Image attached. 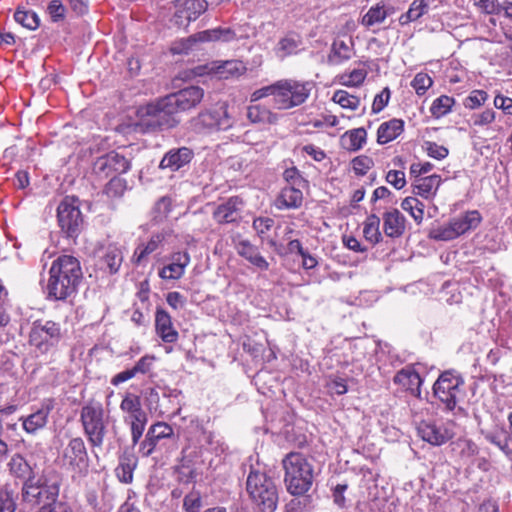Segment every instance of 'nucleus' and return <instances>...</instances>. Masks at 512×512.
Segmentation results:
<instances>
[{
  "label": "nucleus",
  "instance_id": "38",
  "mask_svg": "<svg viewBox=\"0 0 512 512\" xmlns=\"http://www.w3.org/2000/svg\"><path fill=\"white\" fill-rule=\"evenodd\" d=\"M367 69L363 67L355 68L350 72H344L338 76L339 83L347 87H357L361 85L367 77Z\"/></svg>",
  "mask_w": 512,
  "mask_h": 512
},
{
  "label": "nucleus",
  "instance_id": "47",
  "mask_svg": "<svg viewBox=\"0 0 512 512\" xmlns=\"http://www.w3.org/2000/svg\"><path fill=\"white\" fill-rule=\"evenodd\" d=\"M429 236L437 241H449L457 238L451 222L432 229Z\"/></svg>",
  "mask_w": 512,
  "mask_h": 512
},
{
  "label": "nucleus",
  "instance_id": "55",
  "mask_svg": "<svg viewBox=\"0 0 512 512\" xmlns=\"http://www.w3.org/2000/svg\"><path fill=\"white\" fill-rule=\"evenodd\" d=\"M425 150L429 157H432L437 160H442L446 158L449 154V150L445 146L439 145L431 141L425 143Z\"/></svg>",
  "mask_w": 512,
  "mask_h": 512
},
{
  "label": "nucleus",
  "instance_id": "48",
  "mask_svg": "<svg viewBox=\"0 0 512 512\" xmlns=\"http://www.w3.org/2000/svg\"><path fill=\"white\" fill-rule=\"evenodd\" d=\"M126 189L125 180L113 176L105 186V193L109 197H120Z\"/></svg>",
  "mask_w": 512,
  "mask_h": 512
},
{
  "label": "nucleus",
  "instance_id": "57",
  "mask_svg": "<svg viewBox=\"0 0 512 512\" xmlns=\"http://www.w3.org/2000/svg\"><path fill=\"white\" fill-rule=\"evenodd\" d=\"M201 505V496L199 492L195 491L187 494L183 501L185 512H199Z\"/></svg>",
  "mask_w": 512,
  "mask_h": 512
},
{
  "label": "nucleus",
  "instance_id": "31",
  "mask_svg": "<svg viewBox=\"0 0 512 512\" xmlns=\"http://www.w3.org/2000/svg\"><path fill=\"white\" fill-rule=\"evenodd\" d=\"M11 474L15 477L28 481L30 478H35L34 470L28 461L20 454L12 456L8 463Z\"/></svg>",
  "mask_w": 512,
  "mask_h": 512
},
{
  "label": "nucleus",
  "instance_id": "56",
  "mask_svg": "<svg viewBox=\"0 0 512 512\" xmlns=\"http://www.w3.org/2000/svg\"><path fill=\"white\" fill-rule=\"evenodd\" d=\"M158 442L159 440L154 438V435L148 430L144 440L140 443L139 453L143 457H149L154 452Z\"/></svg>",
  "mask_w": 512,
  "mask_h": 512
},
{
  "label": "nucleus",
  "instance_id": "16",
  "mask_svg": "<svg viewBox=\"0 0 512 512\" xmlns=\"http://www.w3.org/2000/svg\"><path fill=\"white\" fill-rule=\"evenodd\" d=\"M54 408V401L52 399L45 400L41 407L28 416H22L23 430L31 435H35L38 431L42 430L48 423V417Z\"/></svg>",
  "mask_w": 512,
  "mask_h": 512
},
{
  "label": "nucleus",
  "instance_id": "19",
  "mask_svg": "<svg viewBox=\"0 0 512 512\" xmlns=\"http://www.w3.org/2000/svg\"><path fill=\"white\" fill-rule=\"evenodd\" d=\"M194 157V152L189 147H179L170 149L165 153L160 161V169H169L170 171H178L182 167L188 165Z\"/></svg>",
  "mask_w": 512,
  "mask_h": 512
},
{
  "label": "nucleus",
  "instance_id": "24",
  "mask_svg": "<svg viewBox=\"0 0 512 512\" xmlns=\"http://www.w3.org/2000/svg\"><path fill=\"white\" fill-rule=\"evenodd\" d=\"M394 383L400 385L403 389L410 391L411 394L419 396L421 391L422 379L418 372L411 366H407L394 376Z\"/></svg>",
  "mask_w": 512,
  "mask_h": 512
},
{
  "label": "nucleus",
  "instance_id": "13",
  "mask_svg": "<svg viewBox=\"0 0 512 512\" xmlns=\"http://www.w3.org/2000/svg\"><path fill=\"white\" fill-rule=\"evenodd\" d=\"M64 464L74 473L85 474L89 467V458L84 441L80 437L72 438L63 453Z\"/></svg>",
  "mask_w": 512,
  "mask_h": 512
},
{
  "label": "nucleus",
  "instance_id": "17",
  "mask_svg": "<svg viewBox=\"0 0 512 512\" xmlns=\"http://www.w3.org/2000/svg\"><path fill=\"white\" fill-rule=\"evenodd\" d=\"M207 7L208 4L205 0H178L175 12L176 23L188 25L203 14Z\"/></svg>",
  "mask_w": 512,
  "mask_h": 512
},
{
  "label": "nucleus",
  "instance_id": "54",
  "mask_svg": "<svg viewBox=\"0 0 512 512\" xmlns=\"http://www.w3.org/2000/svg\"><path fill=\"white\" fill-rule=\"evenodd\" d=\"M48 14L53 22L64 20L66 8L60 0H52L47 7Z\"/></svg>",
  "mask_w": 512,
  "mask_h": 512
},
{
  "label": "nucleus",
  "instance_id": "35",
  "mask_svg": "<svg viewBox=\"0 0 512 512\" xmlns=\"http://www.w3.org/2000/svg\"><path fill=\"white\" fill-rule=\"evenodd\" d=\"M137 460L132 455H124L116 468V476L120 482L128 484L133 480V472L136 468Z\"/></svg>",
  "mask_w": 512,
  "mask_h": 512
},
{
  "label": "nucleus",
  "instance_id": "36",
  "mask_svg": "<svg viewBox=\"0 0 512 512\" xmlns=\"http://www.w3.org/2000/svg\"><path fill=\"white\" fill-rule=\"evenodd\" d=\"M301 44L300 37L294 34L287 35L280 39L277 44L276 53L280 58H285L295 54Z\"/></svg>",
  "mask_w": 512,
  "mask_h": 512
},
{
  "label": "nucleus",
  "instance_id": "28",
  "mask_svg": "<svg viewBox=\"0 0 512 512\" xmlns=\"http://www.w3.org/2000/svg\"><path fill=\"white\" fill-rule=\"evenodd\" d=\"M404 130V122L401 119H391L383 122L377 130V142L386 144L396 139Z\"/></svg>",
  "mask_w": 512,
  "mask_h": 512
},
{
  "label": "nucleus",
  "instance_id": "14",
  "mask_svg": "<svg viewBox=\"0 0 512 512\" xmlns=\"http://www.w3.org/2000/svg\"><path fill=\"white\" fill-rule=\"evenodd\" d=\"M57 217L62 231L68 237H73L79 232L83 221L82 215L79 208L68 199L63 200L58 206Z\"/></svg>",
  "mask_w": 512,
  "mask_h": 512
},
{
  "label": "nucleus",
  "instance_id": "43",
  "mask_svg": "<svg viewBox=\"0 0 512 512\" xmlns=\"http://www.w3.org/2000/svg\"><path fill=\"white\" fill-rule=\"evenodd\" d=\"M387 16L388 13L385 9V6L377 4L376 6L371 7L363 16L362 24L366 27H371L375 24L382 23Z\"/></svg>",
  "mask_w": 512,
  "mask_h": 512
},
{
  "label": "nucleus",
  "instance_id": "49",
  "mask_svg": "<svg viewBox=\"0 0 512 512\" xmlns=\"http://www.w3.org/2000/svg\"><path fill=\"white\" fill-rule=\"evenodd\" d=\"M352 169L356 175L363 176L365 175L374 165L372 158L361 155L355 157L352 162Z\"/></svg>",
  "mask_w": 512,
  "mask_h": 512
},
{
  "label": "nucleus",
  "instance_id": "5",
  "mask_svg": "<svg viewBox=\"0 0 512 512\" xmlns=\"http://www.w3.org/2000/svg\"><path fill=\"white\" fill-rule=\"evenodd\" d=\"M83 432L91 447L101 448L107 433L108 416L102 403L90 400L80 410Z\"/></svg>",
  "mask_w": 512,
  "mask_h": 512
},
{
  "label": "nucleus",
  "instance_id": "32",
  "mask_svg": "<svg viewBox=\"0 0 512 512\" xmlns=\"http://www.w3.org/2000/svg\"><path fill=\"white\" fill-rule=\"evenodd\" d=\"M353 55L352 41L349 43L336 39L332 44L331 53L329 55V61L332 64H340L346 60H349Z\"/></svg>",
  "mask_w": 512,
  "mask_h": 512
},
{
  "label": "nucleus",
  "instance_id": "15",
  "mask_svg": "<svg viewBox=\"0 0 512 512\" xmlns=\"http://www.w3.org/2000/svg\"><path fill=\"white\" fill-rule=\"evenodd\" d=\"M417 431L422 440L434 446H440L454 436L453 430L448 425H437L429 421L420 422Z\"/></svg>",
  "mask_w": 512,
  "mask_h": 512
},
{
  "label": "nucleus",
  "instance_id": "37",
  "mask_svg": "<svg viewBox=\"0 0 512 512\" xmlns=\"http://www.w3.org/2000/svg\"><path fill=\"white\" fill-rule=\"evenodd\" d=\"M380 218L375 215L371 214L367 217L364 228H363V234L367 241H369L372 244H377L382 239V235L380 232Z\"/></svg>",
  "mask_w": 512,
  "mask_h": 512
},
{
  "label": "nucleus",
  "instance_id": "39",
  "mask_svg": "<svg viewBox=\"0 0 512 512\" xmlns=\"http://www.w3.org/2000/svg\"><path fill=\"white\" fill-rule=\"evenodd\" d=\"M424 204L416 197H406L401 203V208L407 211L417 224L424 218Z\"/></svg>",
  "mask_w": 512,
  "mask_h": 512
},
{
  "label": "nucleus",
  "instance_id": "50",
  "mask_svg": "<svg viewBox=\"0 0 512 512\" xmlns=\"http://www.w3.org/2000/svg\"><path fill=\"white\" fill-rule=\"evenodd\" d=\"M433 81L431 77L426 73H418L415 75L411 82V86L414 88L418 95H423L432 86Z\"/></svg>",
  "mask_w": 512,
  "mask_h": 512
},
{
  "label": "nucleus",
  "instance_id": "4",
  "mask_svg": "<svg viewBox=\"0 0 512 512\" xmlns=\"http://www.w3.org/2000/svg\"><path fill=\"white\" fill-rule=\"evenodd\" d=\"M246 491L252 502L262 512H274L278 504L275 481L265 472L251 469L246 480Z\"/></svg>",
  "mask_w": 512,
  "mask_h": 512
},
{
  "label": "nucleus",
  "instance_id": "33",
  "mask_svg": "<svg viewBox=\"0 0 512 512\" xmlns=\"http://www.w3.org/2000/svg\"><path fill=\"white\" fill-rule=\"evenodd\" d=\"M120 409L127 414L124 419L146 415V412L142 409L140 397L132 393H127L123 397L120 403Z\"/></svg>",
  "mask_w": 512,
  "mask_h": 512
},
{
  "label": "nucleus",
  "instance_id": "44",
  "mask_svg": "<svg viewBox=\"0 0 512 512\" xmlns=\"http://www.w3.org/2000/svg\"><path fill=\"white\" fill-rule=\"evenodd\" d=\"M332 100L344 109L356 110L360 105V99L357 96L349 94L344 90H337Z\"/></svg>",
  "mask_w": 512,
  "mask_h": 512
},
{
  "label": "nucleus",
  "instance_id": "51",
  "mask_svg": "<svg viewBox=\"0 0 512 512\" xmlns=\"http://www.w3.org/2000/svg\"><path fill=\"white\" fill-rule=\"evenodd\" d=\"M149 431L154 438H157L159 441L162 439L171 438L174 435L173 428L164 422H157L149 427Z\"/></svg>",
  "mask_w": 512,
  "mask_h": 512
},
{
  "label": "nucleus",
  "instance_id": "60",
  "mask_svg": "<svg viewBox=\"0 0 512 512\" xmlns=\"http://www.w3.org/2000/svg\"><path fill=\"white\" fill-rule=\"evenodd\" d=\"M283 177L285 181L288 183V186L303 187L305 184V180L295 167L286 169L283 173Z\"/></svg>",
  "mask_w": 512,
  "mask_h": 512
},
{
  "label": "nucleus",
  "instance_id": "6",
  "mask_svg": "<svg viewBox=\"0 0 512 512\" xmlns=\"http://www.w3.org/2000/svg\"><path fill=\"white\" fill-rule=\"evenodd\" d=\"M60 484L57 479L41 476L24 481L22 486V500L30 505H42L41 508H52L59 495Z\"/></svg>",
  "mask_w": 512,
  "mask_h": 512
},
{
  "label": "nucleus",
  "instance_id": "63",
  "mask_svg": "<svg viewBox=\"0 0 512 512\" xmlns=\"http://www.w3.org/2000/svg\"><path fill=\"white\" fill-rule=\"evenodd\" d=\"M44 327L41 324H35L30 332V342L41 348L43 344L48 343V340L45 339Z\"/></svg>",
  "mask_w": 512,
  "mask_h": 512
},
{
  "label": "nucleus",
  "instance_id": "22",
  "mask_svg": "<svg viewBox=\"0 0 512 512\" xmlns=\"http://www.w3.org/2000/svg\"><path fill=\"white\" fill-rule=\"evenodd\" d=\"M441 183V176L437 174L415 179L412 184L413 194L427 200L433 199L436 196Z\"/></svg>",
  "mask_w": 512,
  "mask_h": 512
},
{
  "label": "nucleus",
  "instance_id": "1",
  "mask_svg": "<svg viewBox=\"0 0 512 512\" xmlns=\"http://www.w3.org/2000/svg\"><path fill=\"white\" fill-rule=\"evenodd\" d=\"M204 94L203 88L189 86L149 103L139 109L141 124L150 129L173 127L176 121L172 116L196 108L203 100Z\"/></svg>",
  "mask_w": 512,
  "mask_h": 512
},
{
  "label": "nucleus",
  "instance_id": "29",
  "mask_svg": "<svg viewBox=\"0 0 512 512\" xmlns=\"http://www.w3.org/2000/svg\"><path fill=\"white\" fill-rule=\"evenodd\" d=\"M164 235L162 233L153 234L146 243L139 244L133 254L132 260L136 264H141L146 258L155 252L163 243Z\"/></svg>",
  "mask_w": 512,
  "mask_h": 512
},
{
  "label": "nucleus",
  "instance_id": "45",
  "mask_svg": "<svg viewBox=\"0 0 512 512\" xmlns=\"http://www.w3.org/2000/svg\"><path fill=\"white\" fill-rule=\"evenodd\" d=\"M156 333L166 343H174L178 339V331L173 322H156Z\"/></svg>",
  "mask_w": 512,
  "mask_h": 512
},
{
  "label": "nucleus",
  "instance_id": "46",
  "mask_svg": "<svg viewBox=\"0 0 512 512\" xmlns=\"http://www.w3.org/2000/svg\"><path fill=\"white\" fill-rule=\"evenodd\" d=\"M366 130L364 128H358L346 132L343 136L344 141H349L347 148L350 150H359L362 148L363 144L366 141Z\"/></svg>",
  "mask_w": 512,
  "mask_h": 512
},
{
  "label": "nucleus",
  "instance_id": "8",
  "mask_svg": "<svg viewBox=\"0 0 512 512\" xmlns=\"http://www.w3.org/2000/svg\"><path fill=\"white\" fill-rule=\"evenodd\" d=\"M246 70L245 64L240 60L213 61L183 72L182 79L192 80L207 75L216 76L218 79H230L241 76Z\"/></svg>",
  "mask_w": 512,
  "mask_h": 512
},
{
  "label": "nucleus",
  "instance_id": "52",
  "mask_svg": "<svg viewBox=\"0 0 512 512\" xmlns=\"http://www.w3.org/2000/svg\"><path fill=\"white\" fill-rule=\"evenodd\" d=\"M488 98V94L483 90H473L464 100V106L469 109L480 107Z\"/></svg>",
  "mask_w": 512,
  "mask_h": 512
},
{
  "label": "nucleus",
  "instance_id": "41",
  "mask_svg": "<svg viewBox=\"0 0 512 512\" xmlns=\"http://www.w3.org/2000/svg\"><path fill=\"white\" fill-rule=\"evenodd\" d=\"M15 21L29 30H35L39 27L40 20L38 15L33 11L18 8L14 13Z\"/></svg>",
  "mask_w": 512,
  "mask_h": 512
},
{
  "label": "nucleus",
  "instance_id": "9",
  "mask_svg": "<svg viewBox=\"0 0 512 512\" xmlns=\"http://www.w3.org/2000/svg\"><path fill=\"white\" fill-rule=\"evenodd\" d=\"M464 380L453 372H443L433 385L435 397L445 405L448 410H453L458 400L464 396Z\"/></svg>",
  "mask_w": 512,
  "mask_h": 512
},
{
  "label": "nucleus",
  "instance_id": "25",
  "mask_svg": "<svg viewBox=\"0 0 512 512\" xmlns=\"http://www.w3.org/2000/svg\"><path fill=\"white\" fill-rule=\"evenodd\" d=\"M405 223V217L397 209L387 211L383 215V230L388 237H400L405 231Z\"/></svg>",
  "mask_w": 512,
  "mask_h": 512
},
{
  "label": "nucleus",
  "instance_id": "64",
  "mask_svg": "<svg viewBox=\"0 0 512 512\" xmlns=\"http://www.w3.org/2000/svg\"><path fill=\"white\" fill-rule=\"evenodd\" d=\"M274 225V220L269 217H259L254 219L253 228L258 235L267 233Z\"/></svg>",
  "mask_w": 512,
  "mask_h": 512
},
{
  "label": "nucleus",
  "instance_id": "62",
  "mask_svg": "<svg viewBox=\"0 0 512 512\" xmlns=\"http://www.w3.org/2000/svg\"><path fill=\"white\" fill-rule=\"evenodd\" d=\"M390 99V90L389 88H384L379 94L374 97L372 104V111L374 113H379L384 109V107L388 104Z\"/></svg>",
  "mask_w": 512,
  "mask_h": 512
},
{
  "label": "nucleus",
  "instance_id": "2",
  "mask_svg": "<svg viewBox=\"0 0 512 512\" xmlns=\"http://www.w3.org/2000/svg\"><path fill=\"white\" fill-rule=\"evenodd\" d=\"M80 262L71 255H61L52 262L46 293L49 299L65 300L74 295L82 279Z\"/></svg>",
  "mask_w": 512,
  "mask_h": 512
},
{
  "label": "nucleus",
  "instance_id": "12",
  "mask_svg": "<svg viewBox=\"0 0 512 512\" xmlns=\"http://www.w3.org/2000/svg\"><path fill=\"white\" fill-rule=\"evenodd\" d=\"M129 169L130 162L114 151L98 157L93 165V172L101 179L126 173Z\"/></svg>",
  "mask_w": 512,
  "mask_h": 512
},
{
  "label": "nucleus",
  "instance_id": "30",
  "mask_svg": "<svg viewBox=\"0 0 512 512\" xmlns=\"http://www.w3.org/2000/svg\"><path fill=\"white\" fill-rule=\"evenodd\" d=\"M246 115L251 123L257 124H275L278 120L274 112L260 104L248 106Z\"/></svg>",
  "mask_w": 512,
  "mask_h": 512
},
{
  "label": "nucleus",
  "instance_id": "42",
  "mask_svg": "<svg viewBox=\"0 0 512 512\" xmlns=\"http://www.w3.org/2000/svg\"><path fill=\"white\" fill-rule=\"evenodd\" d=\"M454 103L455 101L452 97L442 95L433 101L430 112L433 117L441 118L451 111Z\"/></svg>",
  "mask_w": 512,
  "mask_h": 512
},
{
  "label": "nucleus",
  "instance_id": "18",
  "mask_svg": "<svg viewBox=\"0 0 512 512\" xmlns=\"http://www.w3.org/2000/svg\"><path fill=\"white\" fill-rule=\"evenodd\" d=\"M98 266L108 274H116L123 262V253L116 244L100 247L96 251Z\"/></svg>",
  "mask_w": 512,
  "mask_h": 512
},
{
  "label": "nucleus",
  "instance_id": "10",
  "mask_svg": "<svg viewBox=\"0 0 512 512\" xmlns=\"http://www.w3.org/2000/svg\"><path fill=\"white\" fill-rule=\"evenodd\" d=\"M233 126V119L228 111V104L222 102L212 109L200 112L192 119V127L199 133L213 130H227Z\"/></svg>",
  "mask_w": 512,
  "mask_h": 512
},
{
  "label": "nucleus",
  "instance_id": "53",
  "mask_svg": "<svg viewBox=\"0 0 512 512\" xmlns=\"http://www.w3.org/2000/svg\"><path fill=\"white\" fill-rule=\"evenodd\" d=\"M474 5L483 13L488 15L499 14L502 11L501 4L498 0H473Z\"/></svg>",
  "mask_w": 512,
  "mask_h": 512
},
{
  "label": "nucleus",
  "instance_id": "61",
  "mask_svg": "<svg viewBox=\"0 0 512 512\" xmlns=\"http://www.w3.org/2000/svg\"><path fill=\"white\" fill-rule=\"evenodd\" d=\"M386 181L400 190L406 185L405 173L399 170H390L386 175Z\"/></svg>",
  "mask_w": 512,
  "mask_h": 512
},
{
  "label": "nucleus",
  "instance_id": "34",
  "mask_svg": "<svg viewBox=\"0 0 512 512\" xmlns=\"http://www.w3.org/2000/svg\"><path fill=\"white\" fill-rule=\"evenodd\" d=\"M429 10V3L427 0H414L406 13L399 17L400 25L404 26L410 22H414L425 15Z\"/></svg>",
  "mask_w": 512,
  "mask_h": 512
},
{
  "label": "nucleus",
  "instance_id": "21",
  "mask_svg": "<svg viewBox=\"0 0 512 512\" xmlns=\"http://www.w3.org/2000/svg\"><path fill=\"white\" fill-rule=\"evenodd\" d=\"M189 263L188 252H176L171 256V262L159 271V277L164 280L180 279Z\"/></svg>",
  "mask_w": 512,
  "mask_h": 512
},
{
  "label": "nucleus",
  "instance_id": "59",
  "mask_svg": "<svg viewBox=\"0 0 512 512\" xmlns=\"http://www.w3.org/2000/svg\"><path fill=\"white\" fill-rule=\"evenodd\" d=\"M16 503L12 492L8 490L0 491V512H15Z\"/></svg>",
  "mask_w": 512,
  "mask_h": 512
},
{
  "label": "nucleus",
  "instance_id": "11",
  "mask_svg": "<svg viewBox=\"0 0 512 512\" xmlns=\"http://www.w3.org/2000/svg\"><path fill=\"white\" fill-rule=\"evenodd\" d=\"M235 38V33L229 28H215L210 30L201 31L186 39H181L173 43L171 52L173 54L188 53L193 49V46L198 42L210 41H224L228 42Z\"/></svg>",
  "mask_w": 512,
  "mask_h": 512
},
{
  "label": "nucleus",
  "instance_id": "20",
  "mask_svg": "<svg viewBox=\"0 0 512 512\" xmlns=\"http://www.w3.org/2000/svg\"><path fill=\"white\" fill-rule=\"evenodd\" d=\"M243 202L238 197H231L225 203L220 204L213 212L214 220L219 224L236 222L241 218V206Z\"/></svg>",
  "mask_w": 512,
  "mask_h": 512
},
{
  "label": "nucleus",
  "instance_id": "27",
  "mask_svg": "<svg viewBox=\"0 0 512 512\" xmlns=\"http://www.w3.org/2000/svg\"><path fill=\"white\" fill-rule=\"evenodd\" d=\"M482 220L477 210L468 211L465 214L453 218L450 222L454 228L456 237H459L471 229L478 227Z\"/></svg>",
  "mask_w": 512,
  "mask_h": 512
},
{
  "label": "nucleus",
  "instance_id": "40",
  "mask_svg": "<svg viewBox=\"0 0 512 512\" xmlns=\"http://www.w3.org/2000/svg\"><path fill=\"white\" fill-rule=\"evenodd\" d=\"M148 421L147 414L131 419H124V422L130 426L132 445L136 446L144 431Z\"/></svg>",
  "mask_w": 512,
  "mask_h": 512
},
{
  "label": "nucleus",
  "instance_id": "58",
  "mask_svg": "<svg viewBox=\"0 0 512 512\" xmlns=\"http://www.w3.org/2000/svg\"><path fill=\"white\" fill-rule=\"evenodd\" d=\"M276 90H277L276 82H274L271 85L257 89L251 94V101L254 102V101H258L262 98L272 96L273 97V99H272L273 105H274V107H276V93H277Z\"/></svg>",
  "mask_w": 512,
  "mask_h": 512
},
{
  "label": "nucleus",
  "instance_id": "23",
  "mask_svg": "<svg viewBox=\"0 0 512 512\" xmlns=\"http://www.w3.org/2000/svg\"><path fill=\"white\" fill-rule=\"evenodd\" d=\"M236 251L241 257L246 259L256 268L262 271L268 270V261L260 254L258 247L253 245L250 241L240 240L236 244Z\"/></svg>",
  "mask_w": 512,
  "mask_h": 512
},
{
  "label": "nucleus",
  "instance_id": "3",
  "mask_svg": "<svg viewBox=\"0 0 512 512\" xmlns=\"http://www.w3.org/2000/svg\"><path fill=\"white\" fill-rule=\"evenodd\" d=\"M284 483L287 491L294 496L307 493L313 484L314 468L300 452H290L282 459Z\"/></svg>",
  "mask_w": 512,
  "mask_h": 512
},
{
  "label": "nucleus",
  "instance_id": "7",
  "mask_svg": "<svg viewBox=\"0 0 512 512\" xmlns=\"http://www.w3.org/2000/svg\"><path fill=\"white\" fill-rule=\"evenodd\" d=\"M276 109L289 110L302 105L313 89L311 81L281 79L276 81Z\"/></svg>",
  "mask_w": 512,
  "mask_h": 512
},
{
  "label": "nucleus",
  "instance_id": "26",
  "mask_svg": "<svg viewBox=\"0 0 512 512\" xmlns=\"http://www.w3.org/2000/svg\"><path fill=\"white\" fill-rule=\"evenodd\" d=\"M302 187L285 186L276 199V207L278 209H296L302 205L303 193Z\"/></svg>",
  "mask_w": 512,
  "mask_h": 512
}]
</instances>
